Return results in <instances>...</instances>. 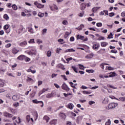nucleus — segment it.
Instances as JSON below:
<instances>
[{
  "label": "nucleus",
  "mask_w": 125,
  "mask_h": 125,
  "mask_svg": "<svg viewBox=\"0 0 125 125\" xmlns=\"http://www.w3.org/2000/svg\"><path fill=\"white\" fill-rule=\"evenodd\" d=\"M117 106L118 104L115 103H111L108 104V109H115V108H116V107H117Z\"/></svg>",
  "instance_id": "obj_1"
},
{
  "label": "nucleus",
  "mask_w": 125,
  "mask_h": 125,
  "mask_svg": "<svg viewBox=\"0 0 125 125\" xmlns=\"http://www.w3.org/2000/svg\"><path fill=\"white\" fill-rule=\"evenodd\" d=\"M62 89H63V90H65L66 91H70V88L68 87V85L65 83H63L62 85Z\"/></svg>",
  "instance_id": "obj_2"
},
{
  "label": "nucleus",
  "mask_w": 125,
  "mask_h": 125,
  "mask_svg": "<svg viewBox=\"0 0 125 125\" xmlns=\"http://www.w3.org/2000/svg\"><path fill=\"white\" fill-rule=\"evenodd\" d=\"M32 102L33 103H35L36 104H39V103H40V104H42L41 105V107L42 108L43 107V102L42 101H38V100H32Z\"/></svg>",
  "instance_id": "obj_3"
},
{
  "label": "nucleus",
  "mask_w": 125,
  "mask_h": 125,
  "mask_svg": "<svg viewBox=\"0 0 125 125\" xmlns=\"http://www.w3.org/2000/svg\"><path fill=\"white\" fill-rule=\"evenodd\" d=\"M99 47H100V44L99 43L94 44L92 46V48L96 51L98 50Z\"/></svg>",
  "instance_id": "obj_4"
},
{
  "label": "nucleus",
  "mask_w": 125,
  "mask_h": 125,
  "mask_svg": "<svg viewBox=\"0 0 125 125\" xmlns=\"http://www.w3.org/2000/svg\"><path fill=\"white\" fill-rule=\"evenodd\" d=\"M29 55H37V50L36 49L31 50L28 53Z\"/></svg>",
  "instance_id": "obj_5"
},
{
  "label": "nucleus",
  "mask_w": 125,
  "mask_h": 125,
  "mask_svg": "<svg viewBox=\"0 0 125 125\" xmlns=\"http://www.w3.org/2000/svg\"><path fill=\"white\" fill-rule=\"evenodd\" d=\"M4 116L6 117V118H12L13 117V115L12 114H10L8 112H4L3 113Z\"/></svg>",
  "instance_id": "obj_6"
},
{
  "label": "nucleus",
  "mask_w": 125,
  "mask_h": 125,
  "mask_svg": "<svg viewBox=\"0 0 125 125\" xmlns=\"http://www.w3.org/2000/svg\"><path fill=\"white\" fill-rule=\"evenodd\" d=\"M94 56V54L93 53H91L89 55H87L85 56V58H86L87 59H91V58H92Z\"/></svg>",
  "instance_id": "obj_7"
},
{
  "label": "nucleus",
  "mask_w": 125,
  "mask_h": 125,
  "mask_svg": "<svg viewBox=\"0 0 125 125\" xmlns=\"http://www.w3.org/2000/svg\"><path fill=\"white\" fill-rule=\"evenodd\" d=\"M105 50V49H101V50L97 52V53H98V54H104V53H106Z\"/></svg>",
  "instance_id": "obj_8"
},
{
  "label": "nucleus",
  "mask_w": 125,
  "mask_h": 125,
  "mask_svg": "<svg viewBox=\"0 0 125 125\" xmlns=\"http://www.w3.org/2000/svg\"><path fill=\"white\" fill-rule=\"evenodd\" d=\"M54 93H53V92H51L50 94L48 93L46 94V98H52V97H54Z\"/></svg>",
  "instance_id": "obj_9"
},
{
  "label": "nucleus",
  "mask_w": 125,
  "mask_h": 125,
  "mask_svg": "<svg viewBox=\"0 0 125 125\" xmlns=\"http://www.w3.org/2000/svg\"><path fill=\"white\" fill-rule=\"evenodd\" d=\"M12 52L13 54H17L19 52V50H18L16 48H13L12 50Z\"/></svg>",
  "instance_id": "obj_10"
},
{
  "label": "nucleus",
  "mask_w": 125,
  "mask_h": 125,
  "mask_svg": "<svg viewBox=\"0 0 125 125\" xmlns=\"http://www.w3.org/2000/svg\"><path fill=\"white\" fill-rule=\"evenodd\" d=\"M100 9V7H94L92 9V11L93 13H95L97 10Z\"/></svg>",
  "instance_id": "obj_11"
},
{
  "label": "nucleus",
  "mask_w": 125,
  "mask_h": 125,
  "mask_svg": "<svg viewBox=\"0 0 125 125\" xmlns=\"http://www.w3.org/2000/svg\"><path fill=\"white\" fill-rule=\"evenodd\" d=\"M86 7V3H82L81 4V10H84Z\"/></svg>",
  "instance_id": "obj_12"
},
{
  "label": "nucleus",
  "mask_w": 125,
  "mask_h": 125,
  "mask_svg": "<svg viewBox=\"0 0 125 125\" xmlns=\"http://www.w3.org/2000/svg\"><path fill=\"white\" fill-rule=\"evenodd\" d=\"M50 119V118H49V117L46 115H45L43 118V120L44 121H46V123H48V122H49Z\"/></svg>",
  "instance_id": "obj_13"
},
{
  "label": "nucleus",
  "mask_w": 125,
  "mask_h": 125,
  "mask_svg": "<svg viewBox=\"0 0 125 125\" xmlns=\"http://www.w3.org/2000/svg\"><path fill=\"white\" fill-rule=\"evenodd\" d=\"M77 40H81V41H83V40H84V37L82 35H77Z\"/></svg>",
  "instance_id": "obj_14"
},
{
  "label": "nucleus",
  "mask_w": 125,
  "mask_h": 125,
  "mask_svg": "<svg viewBox=\"0 0 125 125\" xmlns=\"http://www.w3.org/2000/svg\"><path fill=\"white\" fill-rule=\"evenodd\" d=\"M60 116L62 120H65L66 119V115H65L64 113H60Z\"/></svg>",
  "instance_id": "obj_15"
},
{
  "label": "nucleus",
  "mask_w": 125,
  "mask_h": 125,
  "mask_svg": "<svg viewBox=\"0 0 125 125\" xmlns=\"http://www.w3.org/2000/svg\"><path fill=\"white\" fill-rule=\"evenodd\" d=\"M73 107H74V105L72 103H69L67 105V108H68V109H70V110H72Z\"/></svg>",
  "instance_id": "obj_16"
},
{
  "label": "nucleus",
  "mask_w": 125,
  "mask_h": 125,
  "mask_svg": "<svg viewBox=\"0 0 125 125\" xmlns=\"http://www.w3.org/2000/svg\"><path fill=\"white\" fill-rule=\"evenodd\" d=\"M57 123V119H54L52 121H51L49 122L50 125H56V123Z\"/></svg>",
  "instance_id": "obj_17"
},
{
  "label": "nucleus",
  "mask_w": 125,
  "mask_h": 125,
  "mask_svg": "<svg viewBox=\"0 0 125 125\" xmlns=\"http://www.w3.org/2000/svg\"><path fill=\"white\" fill-rule=\"evenodd\" d=\"M65 52H76V50L73 48L66 49Z\"/></svg>",
  "instance_id": "obj_18"
},
{
  "label": "nucleus",
  "mask_w": 125,
  "mask_h": 125,
  "mask_svg": "<svg viewBox=\"0 0 125 125\" xmlns=\"http://www.w3.org/2000/svg\"><path fill=\"white\" fill-rule=\"evenodd\" d=\"M84 28V25L83 24H81L78 27H77L76 29L79 30V31H82L83 28Z\"/></svg>",
  "instance_id": "obj_19"
},
{
  "label": "nucleus",
  "mask_w": 125,
  "mask_h": 125,
  "mask_svg": "<svg viewBox=\"0 0 125 125\" xmlns=\"http://www.w3.org/2000/svg\"><path fill=\"white\" fill-rule=\"evenodd\" d=\"M12 99L14 100V101H16L17 100H18L19 99V98L17 96V95H14L12 97Z\"/></svg>",
  "instance_id": "obj_20"
},
{
  "label": "nucleus",
  "mask_w": 125,
  "mask_h": 125,
  "mask_svg": "<svg viewBox=\"0 0 125 125\" xmlns=\"http://www.w3.org/2000/svg\"><path fill=\"white\" fill-rule=\"evenodd\" d=\"M110 75H109V78H113V77H116L117 76V74L115 72H111L109 73Z\"/></svg>",
  "instance_id": "obj_21"
},
{
  "label": "nucleus",
  "mask_w": 125,
  "mask_h": 125,
  "mask_svg": "<svg viewBox=\"0 0 125 125\" xmlns=\"http://www.w3.org/2000/svg\"><path fill=\"white\" fill-rule=\"evenodd\" d=\"M101 46L103 47H105L108 45V43L107 42H102L101 43Z\"/></svg>",
  "instance_id": "obj_22"
},
{
  "label": "nucleus",
  "mask_w": 125,
  "mask_h": 125,
  "mask_svg": "<svg viewBox=\"0 0 125 125\" xmlns=\"http://www.w3.org/2000/svg\"><path fill=\"white\" fill-rule=\"evenodd\" d=\"M24 58H25V56L23 55H20L18 57V59L19 60H24Z\"/></svg>",
  "instance_id": "obj_23"
},
{
  "label": "nucleus",
  "mask_w": 125,
  "mask_h": 125,
  "mask_svg": "<svg viewBox=\"0 0 125 125\" xmlns=\"http://www.w3.org/2000/svg\"><path fill=\"white\" fill-rule=\"evenodd\" d=\"M109 101V99H108V98L105 97L104 100L103 101V103H104V104H107V103H108Z\"/></svg>",
  "instance_id": "obj_24"
},
{
  "label": "nucleus",
  "mask_w": 125,
  "mask_h": 125,
  "mask_svg": "<svg viewBox=\"0 0 125 125\" xmlns=\"http://www.w3.org/2000/svg\"><path fill=\"white\" fill-rule=\"evenodd\" d=\"M21 46H24V45H27V42L24 41L20 43Z\"/></svg>",
  "instance_id": "obj_25"
},
{
  "label": "nucleus",
  "mask_w": 125,
  "mask_h": 125,
  "mask_svg": "<svg viewBox=\"0 0 125 125\" xmlns=\"http://www.w3.org/2000/svg\"><path fill=\"white\" fill-rule=\"evenodd\" d=\"M3 18L4 19H5L6 21H7V20H9V17H8V15H7V14H5L3 15Z\"/></svg>",
  "instance_id": "obj_26"
},
{
  "label": "nucleus",
  "mask_w": 125,
  "mask_h": 125,
  "mask_svg": "<svg viewBox=\"0 0 125 125\" xmlns=\"http://www.w3.org/2000/svg\"><path fill=\"white\" fill-rule=\"evenodd\" d=\"M12 7L13 9V10H17L18 9V7H17V5L16 4H14L12 5Z\"/></svg>",
  "instance_id": "obj_27"
},
{
  "label": "nucleus",
  "mask_w": 125,
  "mask_h": 125,
  "mask_svg": "<svg viewBox=\"0 0 125 125\" xmlns=\"http://www.w3.org/2000/svg\"><path fill=\"white\" fill-rule=\"evenodd\" d=\"M26 82H28L29 83H32V82H34V80L33 79L27 77V79L26 80Z\"/></svg>",
  "instance_id": "obj_28"
},
{
  "label": "nucleus",
  "mask_w": 125,
  "mask_h": 125,
  "mask_svg": "<svg viewBox=\"0 0 125 125\" xmlns=\"http://www.w3.org/2000/svg\"><path fill=\"white\" fill-rule=\"evenodd\" d=\"M28 32L31 33V34H34V30H33V28L32 27H28Z\"/></svg>",
  "instance_id": "obj_29"
},
{
  "label": "nucleus",
  "mask_w": 125,
  "mask_h": 125,
  "mask_svg": "<svg viewBox=\"0 0 125 125\" xmlns=\"http://www.w3.org/2000/svg\"><path fill=\"white\" fill-rule=\"evenodd\" d=\"M119 100V101H123V102H125V97H120L118 100Z\"/></svg>",
  "instance_id": "obj_30"
},
{
  "label": "nucleus",
  "mask_w": 125,
  "mask_h": 125,
  "mask_svg": "<svg viewBox=\"0 0 125 125\" xmlns=\"http://www.w3.org/2000/svg\"><path fill=\"white\" fill-rule=\"evenodd\" d=\"M47 32V29L44 28L42 30V35H45Z\"/></svg>",
  "instance_id": "obj_31"
},
{
  "label": "nucleus",
  "mask_w": 125,
  "mask_h": 125,
  "mask_svg": "<svg viewBox=\"0 0 125 125\" xmlns=\"http://www.w3.org/2000/svg\"><path fill=\"white\" fill-rule=\"evenodd\" d=\"M105 125H111V120L108 119L107 121L105 122Z\"/></svg>",
  "instance_id": "obj_32"
},
{
  "label": "nucleus",
  "mask_w": 125,
  "mask_h": 125,
  "mask_svg": "<svg viewBox=\"0 0 125 125\" xmlns=\"http://www.w3.org/2000/svg\"><path fill=\"white\" fill-rule=\"evenodd\" d=\"M31 119L30 115H27L26 117V120L27 121V123H29L30 122V119Z\"/></svg>",
  "instance_id": "obj_33"
},
{
  "label": "nucleus",
  "mask_w": 125,
  "mask_h": 125,
  "mask_svg": "<svg viewBox=\"0 0 125 125\" xmlns=\"http://www.w3.org/2000/svg\"><path fill=\"white\" fill-rule=\"evenodd\" d=\"M86 71L87 73H89V74L92 73L94 72V70L93 69H90V70H86Z\"/></svg>",
  "instance_id": "obj_34"
},
{
  "label": "nucleus",
  "mask_w": 125,
  "mask_h": 125,
  "mask_svg": "<svg viewBox=\"0 0 125 125\" xmlns=\"http://www.w3.org/2000/svg\"><path fill=\"white\" fill-rule=\"evenodd\" d=\"M43 6H44V5H42V4H38L37 7H38V8H43Z\"/></svg>",
  "instance_id": "obj_35"
},
{
  "label": "nucleus",
  "mask_w": 125,
  "mask_h": 125,
  "mask_svg": "<svg viewBox=\"0 0 125 125\" xmlns=\"http://www.w3.org/2000/svg\"><path fill=\"white\" fill-rule=\"evenodd\" d=\"M36 42H37V43L38 44H40V43H42V41L40 40V39H37L36 40Z\"/></svg>",
  "instance_id": "obj_36"
},
{
  "label": "nucleus",
  "mask_w": 125,
  "mask_h": 125,
  "mask_svg": "<svg viewBox=\"0 0 125 125\" xmlns=\"http://www.w3.org/2000/svg\"><path fill=\"white\" fill-rule=\"evenodd\" d=\"M29 43H35V39H30L29 41H28Z\"/></svg>",
  "instance_id": "obj_37"
},
{
  "label": "nucleus",
  "mask_w": 125,
  "mask_h": 125,
  "mask_svg": "<svg viewBox=\"0 0 125 125\" xmlns=\"http://www.w3.org/2000/svg\"><path fill=\"white\" fill-rule=\"evenodd\" d=\"M47 56L48 57H50L51 56V51H48L47 52Z\"/></svg>",
  "instance_id": "obj_38"
},
{
  "label": "nucleus",
  "mask_w": 125,
  "mask_h": 125,
  "mask_svg": "<svg viewBox=\"0 0 125 125\" xmlns=\"http://www.w3.org/2000/svg\"><path fill=\"white\" fill-rule=\"evenodd\" d=\"M38 16L41 18L43 17V16H44V14L42 13H39Z\"/></svg>",
  "instance_id": "obj_39"
},
{
  "label": "nucleus",
  "mask_w": 125,
  "mask_h": 125,
  "mask_svg": "<svg viewBox=\"0 0 125 125\" xmlns=\"http://www.w3.org/2000/svg\"><path fill=\"white\" fill-rule=\"evenodd\" d=\"M72 34V31L69 32H66L65 34V36H66V37H68V36H70Z\"/></svg>",
  "instance_id": "obj_40"
},
{
  "label": "nucleus",
  "mask_w": 125,
  "mask_h": 125,
  "mask_svg": "<svg viewBox=\"0 0 125 125\" xmlns=\"http://www.w3.org/2000/svg\"><path fill=\"white\" fill-rule=\"evenodd\" d=\"M83 94H90V93H91V92H88V91H83Z\"/></svg>",
  "instance_id": "obj_41"
},
{
  "label": "nucleus",
  "mask_w": 125,
  "mask_h": 125,
  "mask_svg": "<svg viewBox=\"0 0 125 125\" xmlns=\"http://www.w3.org/2000/svg\"><path fill=\"white\" fill-rule=\"evenodd\" d=\"M63 25H68V21L67 20H64L62 21Z\"/></svg>",
  "instance_id": "obj_42"
},
{
  "label": "nucleus",
  "mask_w": 125,
  "mask_h": 125,
  "mask_svg": "<svg viewBox=\"0 0 125 125\" xmlns=\"http://www.w3.org/2000/svg\"><path fill=\"white\" fill-rule=\"evenodd\" d=\"M72 68L75 73H78V70H77V68H76V67L72 66Z\"/></svg>",
  "instance_id": "obj_43"
},
{
  "label": "nucleus",
  "mask_w": 125,
  "mask_h": 125,
  "mask_svg": "<svg viewBox=\"0 0 125 125\" xmlns=\"http://www.w3.org/2000/svg\"><path fill=\"white\" fill-rule=\"evenodd\" d=\"M7 76H9L10 77H13V78H15V76H13V74H12V73L7 72Z\"/></svg>",
  "instance_id": "obj_44"
},
{
  "label": "nucleus",
  "mask_w": 125,
  "mask_h": 125,
  "mask_svg": "<svg viewBox=\"0 0 125 125\" xmlns=\"http://www.w3.org/2000/svg\"><path fill=\"white\" fill-rule=\"evenodd\" d=\"M3 28L4 30H7L8 29V28H9V26H8L7 24H6L4 26Z\"/></svg>",
  "instance_id": "obj_45"
},
{
  "label": "nucleus",
  "mask_w": 125,
  "mask_h": 125,
  "mask_svg": "<svg viewBox=\"0 0 125 125\" xmlns=\"http://www.w3.org/2000/svg\"><path fill=\"white\" fill-rule=\"evenodd\" d=\"M62 78V79H63V80H64V81H68V79H67V78H66V76L65 75H61Z\"/></svg>",
  "instance_id": "obj_46"
},
{
  "label": "nucleus",
  "mask_w": 125,
  "mask_h": 125,
  "mask_svg": "<svg viewBox=\"0 0 125 125\" xmlns=\"http://www.w3.org/2000/svg\"><path fill=\"white\" fill-rule=\"evenodd\" d=\"M105 39L104 38V37H102V36H101L99 37V38L98 39V41H103Z\"/></svg>",
  "instance_id": "obj_47"
},
{
  "label": "nucleus",
  "mask_w": 125,
  "mask_h": 125,
  "mask_svg": "<svg viewBox=\"0 0 125 125\" xmlns=\"http://www.w3.org/2000/svg\"><path fill=\"white\" fill-rule=\"evenodd\" d=\"M14 106L15 108H17L19 106V103H16L14 104Z\"/></svg>",
  "instance_id": "obj_48"
},
{
  "label": "nucleus",
  "mask_w": 125,
  "mask_h": 125,
  "mask_svg": "<svg viewBox=\"0 0 125 125\" xmlns=\"http://www.w3.org/2000/svg\"><path fill=\"white\" fill-rule=\"evenodd\" d=\"M109 87H110V88H113V89H117V87H115L112 85H109Z\"/></svg>",
  "instance_id": "obj_49"
},
{
  "label": "nucleus",
  "mask_w": 125,
  "mask_h": 125,
  "mask_svg": "<svg viewBox=\"0 0 125 125\" xmlns=\"http://www.w3.org/2000/svg\"><path fill=\"white\" fill-rule=\"evenodd\" d=\"M97 27H102V23L101 22H98L97 23Z\"/></svg>",
  "instance_id": "obj_50"
},
{
  "label": "nucleus",
  "mask_w": 125,
  "mask_h": 125,
  "mask_svg": "<svg viewBox=\"0 0 125 125\" xmlns=\"http://www.w3.org/2000/svg\"><path fill=\"white\" fill-rule=\"evenodd\" d=\"M79 66H80V69H81V70H84V67H83V65H82V64H79Z\"/></svg>",
  "instance_id": "obj_51"
},
{
  "label": "nucleus",
  "mask_w": 125,
  "mask_h": 125,
  "mask_svg": "<svg viewBox=\"0 0 125 125\" xmlns=\"http://www.w3.org/2000/svg\"><path fill=\"white\" fill-rule=\"evenodd\" d=\"M10 46H11V43H9L8 44H7L6 45H5V47L6 48H8V47H10Z\"/></svg>",
  "instance_id": "obj_52"
},
{
  "label": "nucleus",
  "mask_w": 125,
  "mask_h": 125,
  "mask_svg": "<svg viewBox=\"0 0 125 125\" xmlns=\"http://www.w3.org/2000/svg\"><path fill=\"white\" fill-rule=\"evenodd\" d=\"M109 16L110 17H113V16H115V13H110L108 14Z\"/></svg>",
  "instance_id": "obj_53"
},
{
  "label": "nucleus",
  "mask_w": 125,
  "mask_h": 125,
  "mask_svg": "<svg viewBox=\"0 0 125 125\" xmlns=\"http://www.w3.org/2000/svg\"><path fill=\"white\" fill-rule=\"evenodd\" d=\"M89 105H92V104H95V102L93 101H89Z\"/></svg>",
  "instance_id": "obj_54"
},
{
  "label": "nucleus",
  "mask_w": 125,
  "mask_h": 125,
  "mask_svg": "<svg viewBox=\"0 0 125 125\" xmlns=\"http://www.w3.org/2000/svg\"><path fill=\"white\" fill-rule=\"evenodd\" d=\"M38 83L39 86H40V85H42V81H39L38 82Z\"/></svg>",
  "instance_id": "obj_55"
},
{
  "label": "nucleus",
  "mask_w": 125,
  "mask_h": 125,
  "mask_svg": "<svg viewBox=\"0 0 125 125\" xmlns=\"http://www.w3.org/2000/svg\"><path fill=\"white\" fill-rule=\"evenodd\" d=\"M4 86V82L0 83V87H3Z\"/></svg>",
  "instance_id": "obj_56"
},
{
  "label": "nucleus",
  "mask_w": 125,
  "mask_h": 125,
  "mask_svg": "<svg viewBox=\"0 0 125 125\" xmlns=\"http://www.w3.org/2000/svg\"><path fill=\"white\" fill-rule=\"evenodd\" d=\"M111 52H112V53H118V51H117V50H111Z\"/></svg>",
  "instance_id": "obj_57"
},
{
  "label": "nucleus",
  "mask_w": 125,
  "mask_h": 125,
  "mask_svg": "<svg viewBox=\"0 0 125 125\" xmlns=\"http://www.w3.org/2000/svg\"><path fill=\"white\" fill-rule=\"evenodd\" d=\"M81 88H82V89H87V87H86L84 85H82L81 86Z\"/></svg>",
  "instance_id": "obj_58"
},
{
  "label": "nucleus",
  "mask_w": 125,
  "mask_h": 125,
  "mask_svg": "<svg viewBox=\"0 0 125 125\" xmlns=\"http://www.w3.org/2000/svg\"><path fill=\"white\" fill-rule=\"evenodd\" d=\"M104 64H105V63H103L100 64L101 68H102L103 69H104Z\"/></svg>",
  "instance_id": "obj_59"
},
{
  "label": "nucleus",
  "mask_w": 125,
  "mask_h": 125,
  "mask_svg": "<svg viewBox=\"0 0 125 125\" xmlns=\"http://www.w3.org/2000/svg\"><path fill=\"white\" fill-rule=\"evenodd\" d=\"M60 50H62L61 48H58L56 51V53H60Z\"/></svg>",
  "instance_id": "obj_60"
},
{
  "label": "nucleus",
  "mask_w": 125,
  "mask_h": 125,
  "mask_svg": "<svg viewBox=\"0 0 125 125\" xmlns=\"http://www.w3.org/2000/svg\"><path fill=\"white\" fill-rule=\"evenodd\" d=\"M57 76V74H52L51 78L52 79H53V78H55Z\"/></svg>",
  "instance_id": "obj_61"
},
{
  "label": "nucleus",
  "mask_w": 125,
  "mask_h": 125,
  "mask_svg": "<svg viewBox=\"0 0 125 125\" xmlns=\"http://www.w3.org/2000/svg\"><path fill=\"white\" fill-rule=\"evenodd\" d=\"M104 13L105 16H106V15H108V11L107 10H104Z\"/></svg>",
  "instance_id": "obj_62"
},
{
  "label": "nucleus",
  "mask_w": 125,
  "mask_h": 125,
  "mask_svg": "<svg viewBox=\"0 0 125 125\" xmlns=\"http://www.w3.org/2000/svg\"><path fill=\"white\" fill-rule=\"evenodd\" d=\"M70 41L71 42H74V41H75V38H74V37H71L70 39Z\"/></svg>",
  "instance_id": "obj_63"
},
{
  "label": "nucleus",
  "mask_w": 125,
  "mask_h": 125,
  "mask_svg": "<svg viewBox=\"0 0 125 125\" xmlns=\"http://www.w3.org/2000/svg\"><path fill=\"white\" fill-rule=\"evenodd\" d=\"M121 16H122V17H125V12H123L122 13Z\"/></svg>",
  "instance_id": "obj_64"
}]
</instances>
